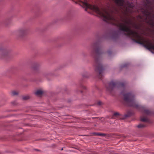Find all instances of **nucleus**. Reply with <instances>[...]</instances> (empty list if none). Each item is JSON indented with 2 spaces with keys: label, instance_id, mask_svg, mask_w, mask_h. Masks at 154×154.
<instances>
[{
  "label": "nucleus",
  "instance_id": "obj_1",
  "mask_svg": "<svg viewBox=\"0 0 154 154\" xmlns=\"http://www.w3.org/2000/svg\"><path fill=\"white\" fill-rule=\"evenodd\" d=\"M122 22H120V19L114 16V25L118 27L119 29L123 31L124 34L129 37L134 42L143 45L147 49L154 53V43L149 39H146L141 36L137 32L131 29V26L135 29H140V25L133 23L131 20H121Z\"/></svg>",
  "mask_w": 154,
  "mask_h": 154
},
{
  "label": "nucleus",
  "instance_id": "obj_2",
  "mask_svg": "<svg viewBox=\"0 0 154 154\" xmlns=\"http://www.w3.org/2000/svg\"><path fill=\"white\" fill-rule=\"evenodd\" d=\"M91 54L94 58V66L95 71L98 73V76L101 79L103 76L104 68L100 61V58L102 52L100 48L98 42L93 43L91 47Z\"/></svg>",
  "mask_w": 154,
  "mask_h": 154
},
{
  "label": "nucleus",
  "instance_id": "obj_3",
  "mask_svg": "<svg viewBox=\"0 0 154 154\" xmlns=\"http://www.w3.org/2000/svg\"><path fill=\"white\" fill-rule=\"evenodd\" d=\"M123 95V100L126 105L134 108L138 109L140 106L137 104L135 100L134 95L131 93H122Z\"/></svg>",
  "mask_w": 154,
  "mask_h": 154
},
{
  "label": "nucleus",
  "instance_id": "obj_4",
  "mask_svg": "<svg viewBox=\"0 0 154 154\" xmlns=\"http://www.w3.org/2000/svg\"><path fill=\"white\" fill-rule=\"evenodd\" d=\"M125 87L124 84L117 82L111 81L106 85L107 90L111 94L114 92L116 89L121 88H123Z\"/></svg>",
  "mask_w": 154,
  "mask_h": 154
},
{
  "label": "nucleus",
  "instance_id": "obj_5",
  "mask_svg": "<svg viewBox=\"0 0 154 154\" xmlns=\"http://www.w3.org/2000/svg\"><path fill=\"white\" fill-rule=\"evenodd\" d=\"M142 111L143 115L140 117V120L142 122H149V120L145 116V115H150L151 114V111L150 110L143 107H142Z\"/></svg>",
  "mask_w": 154,
  "mask_h": 154
},
{
  "label": "nucleus",
  "instance_id": "obj_6",
  "mask_svg": "<svg viewBox=\"0 0 154 154\" xmlns=\"http://www.w3.org/2000/svg\"><path fill=\"white\" fill-rule=\"evenodd\" d=\"M28 29L26 28H23L19 29L18 31V34L20 36L23 37L27 33Z\"/></svg>",
  "mask_w": 154,
  "mask_h": 154
},
{
  "label": "nucleus",
  "instance_id": "obj_7",
  "mask_svg": "<svg viewBox=\"0 0 154 154\" xmlns=\"http://www.w3.org/2000/svg\"><path fill=\"white\" fill-rule=\"evenodd\" d=\"M8 54V51L3 48H0V56L1 58H3L6 56Z\"/></svg>",
  "mask_w": 154,
  "mask_h": 154
},
{
  "label": "nucleus",
  "instance_id": "obj_8",
  "mask_svg": "<svg viewBox=\"0 0 154 154\" xmlns=\"http://www.w3.org/2000/svg\"><path fill=\"white\" fill-rule=\"evenodd\" d=\"M121 117V115L118 112H116L114 113L113 116L112 117L113 118H118L119 119Z\"/></svg>",
  "mask_w": 154,
  "mask_h": 154
},
{
  "label": "nucleus",
  "instance_id": "obj_9",
  "mask_svg": "<svg viewBox=\"0 0 154 154\" xmlns=\"http://www.w3.org/2000/svg\"><path fill=\"white\" fill-rule=\"evenodd\" d=\"M43 93V91L40 90H37L35 93V94L38 96L41 95Z\"/></svg>",
  "mask_w": 154,
  "mask_h": 154
},
{
  "label": "nucleus",
  "instance_id": "obj_10",
  "mask_svg": "<svg viewBox=\"0 0 154 154\" xmlns=\"http://www.w3.org/2000/svg\"><path fill=\"white\" fill-rule=\"evenodd\" d=\"M146 125L145 123H143L139 124L137 126V127L139 128H144L146 126Z\"/></svg>",
  "mask_w": 154,
  "mask_h": 154
},
{
  "label": "nucleus",
  "instance_id": "obj_11",
  "mask_svg": "<svg viewBox=\"0 0 154 154\" xmlns=\"http://www.w3.org/2000/svg\"><path fill=\"white\" fill-rule=\"evenodd\" d=\"M38 65L37 63H35L33 66V69L35 70H36L38 68Z\"/></svg>",
  "mask_w": 154,
  "mask_h": 154
},
{
  "label": "nucleus",
  "instance_id": "obj_12",
  "mask_svg": "<svg viewBox=\"0 0 154 154\" xmlns=\"http://www.w3.org/2000/svg\"><path fill=\"white\" fill-rule=\"evenodd\" d=\"M94 134L95 135L100 136H104L105 134H104L101 133H95Z\"/></svg>",
  "mask_w": 154,
  "mask_h": 154
},
{
  "label": "nucleus",
  "instance_id": "obj_13",
  "mask_svg": "<svg viewBox=\"0 0 154 154\" xmlns=\"http://www.w3.org/2000/svg\"><path fill=\"white\" fill-rule=\"evenodd\" d=\"M30 98V97L29 95H26L23 96V99L24 100H26L29 99Z\"/></svg>",
  "mask_w": 154,
  "mask_h": 154
},
{
  "label": "nucleus",
  "instance_id": "obj_14",
  "mask_svg": "<svg viewBox=\"0 0 154 154\" xmlns=\"http://www.w3.org/2000/svg\"><path fill=\"white\" fill-rule=\"evenodd\" d=\"M18 92L17 91H14L12 92V95L13 96L16 95L18 94Z\"/></svg>",
  "mask_w": 154,
  "mask_h": 154
},
{
  "label": "nucleus",
  "instance_id": "obj_15",
  "mask_svg": "<svg viewBox=\"0 0 154 154\" xmlns=\"http://www.w3.org/2000/svg\"><path fill=\"white\" fill-rule=\"evenodd\" d=\"M81 87L83 89H86V87L84 85H81Z\"/></svg>",
  "mask_w": 154,
  "mask_h": 154
},
{
  "label": "nucleus",
  "instance_id": "obj_16",
  "mask_svg": "<svg viewBox=\"0 0 154 154\" xmlns=\"http://www.w3.org/2000/svg\"><path fill=\"white\" fill-rule=\"evenodd\" d=\"M102 103L101 102L99 101L97 102V104L99 105H101Z\"/></svg>",
  "mask_w": 154,
  "mask_h": 154
},
{
  "label": "nucleus",
  "instance_id": "obj_17",
  "mask_svg": "<svg viewBox=\"0 0 154 154\" xmlns=\"http://www.w3.org/2000/svg\"><path fill=\"white\" fill-rule=\"evenodd\" d=\"M115 34L116 35V37H117L118 36V34L116 33H115Z\"/></svg>",
  "mask_w": 154,
  "mask_h": 154
},
{
  "label": "nucleus",
  "instance_id": "obj_18",
  "mask_svg": "<svg viewBox=\"0 0 154 154\" xmlns=\"http://www.w3.org/2000/svg\"><path fill=\"white\" fill-rule=\"evenodd\" d=\"M126 66H127L126 65H125L123 66V67H125Z\"/></svg>",
  "mask_w": 154,
  "mask_h": 154
},
{
  "label": "nucleus",
  "instance_id": "obj_19",
  "mask_svg": "<svg viewBox=\"0 0 154 154\" xmlns=\"http://www.w3.org/2000/svg\"><path fill=\"white\" fill-rule=\"evenodd\" d=\"M63 149V148H62L61 149V150H62Z\"/></svg>",
  "mask_w": 154,
  "mask_h": 154
},
{
  "label": "nucleus",
  "instance_id": "obj_20",
  "mask_svg": "<svg viewBox=\"0 0 154 154\" xmlns=\"http://www.w3.org/2000/svg\"><path fill=\"white\" fill-rule=\"evenodd\" d=\"M81 93H82V91H81Z\"/></svg>",
  "mask_w": 154,
  "mask_h": 154
},
{
  "label": "nucleus",
  "instance_id": "obj_21",
  "mask_svg": "<svg viewBox=\"0 0 154 154\" xmlns=\"http://www.w3.org/2000/svg\"><path fill=\"white\" fill-rule=\"evenodd\" d=\"M84 77H86V76H83Z\"/></svg>",
  "mask_w": 154,
  "mask_h": 154
}]
</instances>
